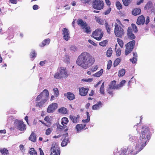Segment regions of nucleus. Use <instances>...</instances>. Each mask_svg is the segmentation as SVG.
<instances>
[{
	"instance_id": "nucleus-1",
	"label": "nucleus",
	"mask_w": 155,
	"mask_h": 155,
	"mask_svg": "<svg viewBox=\"0 0 155 155\" xmlns=\"http://www.w3.org/2000/svg\"><path fill=\"white\" fill-rule=\"evenodd\" d=\"M150 137L148 128L147 126L143 127L141 131L140 139L136 140V137H130L129 138L130 141H131L130 145L127 148L122 149L119 151L120 154L117 153V155H134L133 151L135 150L137 152L141 151L146 146Z\"/></svg>"
},
{
	"instance_id": "nucleus-2",
	"label": "nucleus",
	"mask_w": 155,
	"mask_h": 155,
	"mask_svg": "<svg viewBox=\"0 0 155 155\" xmlns=\"http://www.w3.org/2000/svg\"><path fill=\"white\" fill-rule=\"evenodd\" d=\"M94 59L89 53L84 52L78 57L76 61L77 64L84 69H86L89 64H93Z\"/></svg>"
},
{
	"instance_id": "nucleus-3",
	"label": "nucleus",
	"mask_w": 155,
	"mask_h": 155,
	"mask_svg": "<svg viewBox=\"0 0 155 155\" xmlns=\"http://www.w3.org/2000/svg\"><path fill=\"white\" fill-rule=\"evenodd\" d=\"M68 76V71L66 68L60 67L58 68L57 72L54 75V78L56 79L66 78Z\"/></svg>"
},
{
	"instance_id": "nucleus-4",
	"label": "nucleus",
	"mask_w": 155,
	"mask_h": 155,
	"mask_svg": "<svg viewBox=\"0 0 155 155\" xmlns=\"http://www.w3.org/2000/svg\"><path fill=\"white\" fill-rule=\"evenodd\" d=\"M116 21L115 24L114 33L117 37L121 38L124 35V32L120 26L122 25L120 21L117 19Z\"/></svg>"
},
{
	"instance_id": "nucleus-5",
	"label": "nucleus",
	"mask_w": 155,
	"mask_h": 155,
	"mask_svg": "<svg viewBox=\"0 0 155 155\" xmlns=\"http://www.w3.org/2000/svg\"><path fill=\"white\" fill-rule=\"evenodd\" d=\"M93 37L96 40L99 41L102 38L103 33L101 30L100 29H97L92 33Z\"/></svg>"
},
{
	"instance_id": "nucleus-6",
	"label": "nucleus",
	"mask_w": 155,
	"mask_h": 155,
	"mask_svg": "<svg viewBox=\"0 0 155 155\" xmlns=\"http://www.w3.org/2000/svg\"><path fill=\"white\" fill-rule=\"evenodd\" d=\"M104 5L103 1L100 0L93 1V7L95 9L101 10L103 9Z\"/></svg>"
},
{
	"instance_id": "nucleus-7",
	"label": "nucleus",
	"mask_w": 155,
	"mask_h": 155,
	"mask_svg": "<svg viewBox=\"0 0 155 155\" xmlns=\"http://www.w3.org/2000/svg\"><path fill=\"white\" fill-rule=\"evenodd\" d=\"M49 94L48 91L45 89L37 96L36 99V101H39L41 98L46 99L47 101L49 97Z\"/></svg>"
},
{
	"instance_id": "nucleus-8",
	"label": "nucleus",
	"mask_w": 155,
	"mask_h": 155,
	"mask_svg": "<svg viewBox=\"0 0 155 155\" xmlns=\"http://www.w3.org/2000/svg\"><path fill=\"white\" fill-rule=\"evenodd\" d=\"M135 43L134 40H133L128 43L126 45L125 54L127 55L132 51Z\"/></svg>"
},
{
	"instance_id": "nucleus-9",
	"label": "nucleus",
	"mask_w": 155,
	"mask_h": 155,
	"mask_svg": "<svg viewBox=\"0 0 155 155\" xmlns=\"http://www.w3.org/2000/svg\"><path fill=\"white\" fill-rule=\"evenodd\" d=\"M135 43L134 40H133L128 43L126 45L125 54L127 55L132 51Z\"/></svg>"
},
{
	"instance_id": "nucleus-10",
	"label": "nucleus",
	"mask_w": 155,
	"mask_h": 155,
	"mask_svg": "<svg viewBox=\"0 0 155 155\" xmlns=\"http://www.w3.org/2000/svg\"><path fill=\"white\" fill-rule=\"evenodd\" d=\"M15 126L17 129L21 131L25 130L26 126L22 121L16 120L15 123Z\"/></svg>"
},
{
	"instance_id": "nucleus-11",
	"label": "nucleus",
	"mask_w": 155,
	"mask_h": 155,
	"mask_svg": "<svg viewBox=\"0 0 155 155\" xmlns=\"http://www.w3.org/2000/svg\"><path fill=\"white\" fill-rule=\"evenodd\" d=\"M51 155H60V151L59 148L56 145L53 144L51 148Z\"/></svg>"
},
{
	"instance_id": "nucleus-12",
	"label": "nucleus",
	"mask_w": 155,
	"mask_h": 155,
	"mask_svg": "<svg viewBox=\"0 0 155 155\" xmlns=\"http://www.w3.org/2000/svg\"><path fill=\"white\" fill-rule=\"evenodd\" d=\"M58 107V104L57 103H52L49 105L47 109V112L50 113L53 112Z\"/></svg>"
},
{
	"instance_id": "nucleus-13",
	"label": "nucleus",
	"mask_w": 155,
	"mask_h": 155,
	"mask_svg": "<svg viewBox=\"0 0 155 155\" xmlns=\"http://www.w3.org/2000/svg\"><path fill=\"white\" fill-rule=\"evenodd\" d=\"M62 35L64 39L66 41H68L70 38L69 30L66 28H64L62 31Z\"/></svg>"
},
{
	"instance_id": "nucleus-14",
	"label": "nucleus",
	"mask_w": 155,
	"mask_h": 155,
	"mask_svg": "<svg viewBox=\"0 0 155 155\" xmlns=\"http://www.w3.org/2000/svg\"><path fill=\"white\" fill-rule=\"evenodd\" d=\"M86 126V124H79L76 125L75 129L77 133H79L83 130Z\"/></svg>"
},
{
	"instance_id": "nucleus-15",
	"label": "nucleus",
	"mask_w": 155,
	"mask_h": 155,
	"mask_svg": "<svg viewBox=\"0 0 155 155\" xmlns=\"http://www.w3.org/2000/svg\"><path fill=\"white\" fill-rule=\"evenodd\" d=\"M64 138L61 143V145L62 147L66 146L68 142V134L66 133V134L64 135L63 136Z\"/></svg>"
},
{
	"instance_id": "nucleus-16",
	"label": "nucleus",
	"mask_w": 155,
	"mask_h": 155,
	"mask_svg": "<svg viewBox=\"0 0 155 155\" xmlns=\"http://www.w3.org/2000/svg\"><path fill=\"white\" fill-rule=\"evenodd\" d=\"M69 117L74 123L76 124L79 122L80 116L79 115H77V116H75L73 115H70Z\"/></svg>"
},
{
	"instance_id": "nucleus-17",
	"label": "nucleus",
	"mask_w": 155,
	"mask_h": 155,
	"mask_svg": "<svg viewBox=\"0 0 155 155\" xmlns=\"http://www.w3.org/2000/svg\"><path fill=\"white\" fill-rule=\"evenodd\" d=\"M88 91V89L82 87L79 89V94L82 96H85L87 94Z\"/></svg>"
},
{
	"instance_id": "nucleus-18",
	"label": "nucleus",
	"mask_w": 155,
	"mask_h": 155,
	"mask_svg": "<svg viewBox=\"0 0 155 155\" xmlns=\"http://www.w3.org/2000/svg\"><path fill=\"white\" fill-rule=\"evenodd\" d=\"M145 21V19L144 16L141 15L138 18L137 23L138 25H143Z\"/></svg>"
},
{
	"instance_id": "nucleus-19",
	"label": "nucleus",
	"mask_w": 155,
	"mask_h": 155,
	"mask_svg": "<svg viewBox=\"0 0 155 155\" xmlns=\"http://www.w3.org/2000/svg\"><path fill=\"white\" fill-rule=\"evenodd\" d=\"M109 87L110 89H119V87L116 84V81H113L109 85Z\"/></svg>"
},
{
	"instance_id": "nucleus-20",
	"label": "nucleus",
	"mask_w": 155,
	"mask_h": 155,
	"mask_svg": "<svg viewBox=\"0 0 155 155\" xmlns=\"http://www.w3.org/2000/svg\"><path fill=\"white\" fill-rule=\"evenodd\" d=\"M127 35L129 38L133 39L135 38L134 35L132 33V29L130 27H128L127 30Z\"/></svg>"
},
{
	"instance_id": "nucleus-21",
	"label": "nucleus",
	"mask_w": 155,
	"mask_h": 155,
	"mask_svg": "<svg viewBox=\"0 0 155 155\" xmlns=\"http://www.w3.org/2000/svg\"><path fill=\"white\" fill-rule=\"evenodd\" d=\"M64 95L70 100H73L75 98L74 95L71 92H67V94H64Z\"/></svg>"
},
{
	"instance_id": "nucleus-22",
	"label": "nucleus",
	"mask_w": 155,
	"mask_h": 155,
	"mask_svg": "<svg viewBox=\"0 0 155 155\" xmlns=\"http://www.w3.org/2000/svg\"><path fill=\"white\" fill-rule=\"evenodd\" d=\"M77 23L78 25L80 26L82 28H84L86 26L87 24L85 22L83 21L81 19L78 20L77 21Z\"/></svg>"
},
{
	"instance_id": "nucleus-23",
	"label": "nucleus",
	"mask_w": 155,
	"mask_h": 155,
	"mask_svg": "<svg viewBox=\"0 0 155 155\" xmlns=\"http://www.w3.org/2000/svg\"><path fill=\"white\" fill-rule=\"evenodd\" d=\"M95 19L96 21L100 24L103 25L104 23V20L100 17L95 16Z\"/></svg>"
},
{
	"instance_id": "nucleus-24",
	"label": "nucleus",
	"mask_w": 155,
	"mask_h": 155,
	"mask_svg": "<svg viewBox=\"0 0 155 155\" xmlns=\"http://www.w3.org/2000/svg\"><path fill=\"white\" fill-rule=\"evenodd\" d=\"M47 101L46 99H43L41 101L37 103L36 105V106L41 108Z\"/></svg>"
},
{
	"instance_id": "nucleus-25",
	"label": "nucleus",
	"mask_w": 155,
	"mask_h": 155,
	"mask_svg": "<svg viewBox=\"0 0 155 155\" xmlns=\"http://www.w3.org/2000/svg\"><path fill=\"white\" fill-rule=\"evenodd\" d=\"M105 25L107 32L108 33L110 34V31L112 30L113 25L112 26H110L106 22L105 23Z\"/></svg>"
},
{
	"instance_id": "nucleus-26",
	"label": "nucleus",
	"mask_w": 155,
	"mask_h": 155,
	"mask_svg": "<svg viewBox=\"0 0 155 155\" xmlns=\"http://www.w3.org/2000/svg\"><path fill=\"white\" fill-rule=\"evenodd\" d=\"M102 106V104L100 102H99L97 104L94 105L92 107V109L93 110L98 109Z\"/></svg>"
},
{
	"instance_id": "nucleus-27",
	"label": "nucleus",
	"mask_w": 155,
	"mask_h": 155,
	"mask_svg": "<svg viewBox=\"0 0 155 155\" xmlns=\"http://www.w3.org/2000/svg\"><path fill=\"white\" fill-rule=\"evenodd\" d=\"M141 11L140 9L136 8L133 10L132 13L133 15L136 16L140 14L141 12Z\"/></svg>"
},
{
	"instance_id": "nucleus-28",
	"label": "nucleus",
	"mask_w": 155,
	"mask_h": 155,
	"mask_svg": "<svg viewBox=\"0 0 155 155\" xmlns=\"http://www.w3.org/2000/svg\"><path fill=\"white\" fill-rule=\"evenodd\" d=\"M50 41V40L49 39H47L44 40L41 44L40 45L41 47H43L45 45H48L49 44Z\"/></svg>"
},
{
	"instance_id": "nucleus-29",
	"label": "nucleus",
	"mask_w": 155,
	"mask_h": 155,
	"mask_svg": "<svg viewBox=\"0 0 155 155\" xmlns=\"http://www.w3.org/2000/svg\"><path fill=\"white\" fill-rule=\"evenodd\" d=\"M84 28H82L84 31L87 34H90L91 32V28L90 26H88L87 25Z\"/></svg>"
},
{
	"instance_id": "nucleus-30",
	"label": "nucleus",
	"mask_w": 155,
	"mask_h": 155,
	"mask_svg": "<svg viewBox=\"0 0 155 155\" xmlns=\"http://www.w3.org/2000/svg\"><path fill=\"white\" fill-rule=\"evenodd\" d=\"M103 72V70L101 69L100 71L93 74L92 76L95 77H99L102 75Z\"/></svg>"
},
{
	"instance_id": "nucleus-31",
	"label": "nucleus",
	"mask_w": 155,
	"mask_h": 155,
	"mask_svg": "<svg viewBox=\"0 0 155 155\" xmlns=\"http://www.w3.org/2000/svg\"><path fill=\"white\" fill-rule=\"evenodd\" d=\"M0 152L2 155H7L8 153V150L5 148L0 149Z\"/></svg>"
},
{
	"instance_id": "nucleus-32",
	"label": "nucleus",
	"mask_w": 155,
	"mask_h": 155,
	"mask_svg": "<svg viewBox=\"0 0 155 155\" xmlns=\"http://www.w3.org/2000/svg\"><path fill=\"white\" fill-rule=\"evenodd\" d=\"M86 114L87 117V119L85 120H82V122L83 123V124H86V123L89 122L90 120V117L89 112H87Z\"/></svg>"
},
{
	"instance_id": "nucleus-33",
	"label": "nucleus",
	"mask_w": 155,
	"mask_h": 155,
	"mask_svg": "<svg viewBox=\"0 0 155 155\" xmlns=\"http://www.w3.org/2000/svg\"><path fill=\"white\" fill-rule=\"evenodd\" d=\"M57 128L58 130H63L64 129L65 131H66L68 130V128L65 125L63 126L59 125L57 127Z\"/></svg>"
},
{
	"instance_id": "nucleus-34",
	"label": "nucleus",
	"mask_w": 155,
	"mask_h": 155,
	"mask_svg": "<svg viewBox=\"0 0 155 155\" xmlns=\"http://www.w3.org/2000/svg\"><path fill=\"white\" fill-rule=\"evenodd\" d=\"M29 139L30 140L33 142H35L36 140V137L35 134L32 133L29 137Z\"/></svg>"
},
{
	"instance_id": "nucleus-35",
	"label": "nucleus",
	"mask_w": 155,
	"mask_h": 155,
	"mask_svg": "<svg viewBox=\"0 0 155 155\" xmlns=\"http://www.w3.org/2000/svg\"><path fill=\"white\" fill-rule=\"evenodd\" d=\"M68 122V120L67 117H64L62 119L61 123L63 126L65 125L64 124H66Z\"/></svg>"
},
{
	"instance_id": "nucleus-36",
	"label": "nucleus",
	"mask_w": 155,
	"mask_h": 155,
	"mask_svg": "<svg viewBox=\"0 0 155 155\" xmlns=\"http://www.w3.org/2000/svg\"><path fill=\"white\" fill-rule=\"evenodd\" d=\"M117 44H116L115 48V50L116 51V55L117 56H119L121 54V50L120 48H118L117 49Z\"/></svg>"
},
{
	"instance_id": "nucleus-37",
	"label": "nucleus",
	"mask_w": 155,
	"mask_h": 155,
	"mask_svg": "<svg viewBox=\"0 0 155 155\" xmlns=\"http://www.w3.org/2000/svg\"><path fill=\"white\" fill-rule=\"evenodd\" d=\"M112 50L111 48H109L106 52V55L108 57H110L112 54Z\"/></svg>"
},
{
	"instance_id": "nucleus-38",
	"label": "nucleus",
	"mask_w": 155,
	"mask_h": 155,
	"mask_svg": "<svg viewBox=\"0 0 155 155\" xmlns=\"http://www.w3.org/2000/svg\"><path fill=\"white\" fill-rule=\"evenodd\" d=\"M59 112L63 114H66L67 113V109L64 107H61L58 110Z\"/></svg>"
},
{
	"instance_id": "nucleus-39",
	"label": "nucleus",
	"mask_w": 155,
	"mask_h": 155,
	"mask_svg": "<svg viewBox=\"0 0 155 155\" xmlns=\"http://www.w3.org/2000/svg\"><path fill=\"white\" fill-rule=\"evenodd\" d=\"M29 153L30 155H37L36 151L33 148H31L30 149Z\"/></svg>"
},
{
	"instance_id": "nucleus-40",
	"label": "nucleus",
	"mask_w": 155,
	"mask_h": 155,
	"mask_svg": "<svg viewBox=\"0 0 155 155\" xmlns=\"http://www.w3.org/2000/svg\"><path fill=\"white\" fill-rule=\"evenodd\" d=\"M125 70L124 69H122L119 71L118 76H123L125 74Z\"/></svg>"
},
{
	"instance_id": "nucleus-41",
	"label": "nucleus",
	"mask_w": 155,
	"mask_h": 155,
	"mask_svg": "<svg viewBox=\"0 0 155 155\" xmlns=\"http://www.w3.org/2000/svg\"><path fill=\"white\" fill-rule=\"evenodd\" d=\"M121 61V59L120 58H118L115 61L114 63V67L117 66Z\"/></svg>"
},
{
	"instance_id": "nucleus-42",
	"label": "nucleus",
	"mask_w": 155,
	"mask_h": 155,
	"mask_svg": "<svg viewBox=\"0 0 155 155\" xmlns=\"http://www.w3.org/2000/svg\"><path fill=\"white\" fill-rule=\"evenodd\" d=\"M132 0H122L123 3L126 6H127L131 2Z\"/></svg>"
},
{
	"instance_id": "nucleus-43",
	"label": "nucleus",
	"mask_w": 155,
	"mask_h": 155,
	"mask_svg": "<svg viewBox=\"0 0 155 155\" xmlns=\"http://www.w3.org/2000/svg\"><path fill=\"white\" fill-rule=\"evenodd\" d=\"M104 83H103L102 84L100 89V92L101 94H104Z\"/></svg>"
},
{
	"instance_id": "nucleus-44",
	"label": "nucleus",
	"mask_w": 155,
	"mask_h": 155,
	"mask_svg": "<svg viewBox=\"0 0 155 155\" xmlns=\"http://www.w3.org/2000/svg\"><path fill=\"white\" fill-rule=\"evenodd\" d=\"M116 6L117 9L120 10L122 8V5L121 3L118 1H117L116 3Z\"/></svg>"
},
{
	"instance_id": "nucleus-45",
	"label": "nucleus",
	"mask_w": 155,
	"mask_h": 155,
	"mask_svg": "<svg viewBox=\"0 0 155 155\" xmlns=\"http://www.w3.org/2000/svg\"><path fill=\"white\" fill-rule=\"evenodd\" d=\"M117 41L120 47L122 48L124 45V42L123 41L120 39L117 38Z\"/></svg>"
},
{
	"instance_id": "nucleus-46",
	"label": "nucleus",
	"mask_w": 155,
	"mask_h": 155,
	"mask_svg": "<svg viewBox=\"0 0 155 155\" xmlns=\"http://www.w3.org/2000/svg\"><path fill=\"white\" fill-rule=\"evenodd\" d=\"M131 26L132 28H131L132 29V31L133 30L134 31V32H137V27L134 24H131Z\"/></svg>"
},
{
	"instance_id": "nucleus-47",
	"label": "nucleus",
	"mask_w": 155,
	"mask_h": 155,
	"mask_svg": "<svg viewBox=\"0 0 155 155\" xmlns=\"http://www.w3.org/2000/svg\"><path fill=\"white\" fill-rule=\"evenodd\" d=\"M53 130V129L52 128H50L47 129L46 130L45 134L46 135H49Z\"/></svg>"
},
{
	"instance_id": "nucleus-48",
	"label": "nucleus",
	"mask_w": 155,
	"mask_h": 155,
	"mask_svg": "<svg viewBox=\"0 0 155 155\" xmlns=\"http://www.w3.org/2000/svg\"><path fill=\"white\" fill-rule=\"evenodd\" d=\"M107 40H105L99 43V45L102 46L104 47L106 46V44L107 43Z\"/></svg>"
},
{
	"instance_id": "nucleus-49",
	"label": "nucleus",
	"mask_w": 155,
	"mask_h": 155,
	"mask_svg": "<svg viewBox=\"0 0 155 155\" xmlns=\"http://www.w3.org/2000/svg\"><path fill=\"white\" fill-rule=\"evenodd\" d=\"M64 61L68 64L70 62V59L69 57L68 56H66L64 58Z\"/></svg>"
},
{
	"instance_id": "nucleus-50",
	"label": "nucleus",
	"mask_w": 155,
	"mask_h": 155,
	"mask_svg": "<svg viewBox=\"0 0 155 155\" xmlns=\"http://www.w3.org/2000/svg\"><path fill=\"white\" fill-rule=\"evenodd\" d=\"M93 81L92 78H88L87 79H83L82 80V81H83L86 82L88 83L91 82Z\"/></svg>"
},
{
	"instance_id": "nucleus-51",
	"label": "nucleus",
	"mask_w": 155,
	"mask_h": 155,
	"mask_svg": "<svg viewBox=\"0 0 155 155\" xmlns=\"http://www.w3.org/2000/svg\"><path fill=\"white\" fill-rule=\"evenodd\" d=\"M54 95L57 97L59 95V91L57 88H54L53 90Z\"/></svg>"
},
{
	"instance_id": "nucleus-52",
	"label": "nucleus",
	"mask_w": 155,
	"mask_h": 155,
	"mask_svg": "<svg viewBox=\"0 0 155 155\" xmlns=\"http://www.w3.org/2000/svg\"><path fill=\"white\" fill-rule=\"evenodd\" d=\"M152 5V3L150 2H148L145 7V8L146 9L149 8H151Z\"/></svg>"
},
{
	"instance_id": "nucleus-53",
	"label": "nucleus",
	"mask_w": 155,
	"mask_h": 155,
	"mask_svg": "<svg viewBox=\"0 0 155 155\" xmlns=\"http://www.w3.org/2000/svg\"><path fill=\"white\" fill-rule=\"evenodd\" d=\"M126 82V81L125 80H122L120 82V84L118 85V86L119 87V88L122 87L123 85H124Z\"/></svg>"
},
{
	"instance_id": "nucleus-54",
	"label": "nucleus",
	"mask_w": 155,
	"mask_h": 155,
	"mask_svg": "<svg viewBox=\"0 0 155 155\" xmlns=\"http://www.w3.org/2000/svg\"><path fill=\"white\" fill-rule=\"evenodd\" d=\"M98 68V66L97 65H94L91 68V70L93 72L94 71L97 70Z\"/></svg>"
},
{
	"instance_id": "nucleus-55",
	"label": "nucleus",
	"mask_w": 155,
	"mask_h": 155,
	"mask_svg": "<svg viewBox=\"0 0 155 155\" xmlns=\"http://www.w3.org/2000/svg\"><path fill=\"white\" fill-rule=\"evenodd\" d=\"M130 60L133 63H135L137 61V57H133L132 59H130Z\"/></svg>"
},
{
	"instance_id": "nucleus-56",
	"label": "nucleus",
	"mask_w": 155,
	"mask_h": 155,
	"mask_svg": "<svg viewBox=\"0 0 155 155\" xmlns=\"http://www.w3.org/2000/svg\"><path fill=\"white\" fill-rule=\"evenodd\" d=\"M112 65V61L111 60H110L108 61L107 65V68L108 69H110Z\"/></svg>"
},
{
	"instance_id": "nucleus-57",
	"label": "nucleus",
	"mask_w": 155,
	"mask_h": 155,
	"mask_svg": "<svg viewBox=\"0 0 155 155\" xmlns=\"http://www.w3.org/2000/svg\"><path fill=\"white\" fill-rule=\"evenodd\" d=\"M70 49L71 51H75L77 50V48L74 46L71 45L70 47Z\"/></svg>"
},
{
	"instance_id": "nucleus-58",
	"label": "nucleus",
	"mask_w": 155,
	"mask_h": 155,
	"mask_svg": "<svg viewBox=\"0 0 155 155\" xmlns=\"http://www.w3.org/2000/svg\"><path fill=\"white\" fill-rule=\"evenodd\" d=\"M19 148L20 149V150L22 152H24L25 151L24 147L23 145H20L19 146Z\"/></svg>"
},
{
	"instance_id": "nucleus-59",
	"label": "nucleus",
	"mask_w": 155,
	"mask_h": 155,
	"mask_svg": "<svg viewBox=\"0 0 155 155\" xmlns=\"http://www.w3.org/2000/svg\"><path fill=\"white\" fill-rule=\"evenodd\" d=\"M36 55V54L35 51H32L30 54V56L31 58L35 57Z\"/></svg>"
},
{
	"instance_id": "nucleus-60",
	"label": "nucleus",
	"mask_w": 155,
	"mask_h": 155,
	"mask_svg": "<svg viewBox=\"0 0 155 155\" xmlns=\"http://www.w3.org/2000/svg\"><path fill=\"white\" fill-rule=\"evenodd\" d=\"M88 41L89 43H91V44L94 45V46H97V44L96 43H95V42H93L92 40L90 39H89L88 40Z\"/></svg>"
},
{
	"instance_id": "nucleus-61",
	"label": "nucleus",
	"mask_w": 155,
	"mask_h": 155,
	"mask_svg": "<svg viewBox=\"0 0 155 155\" xmlns=\"http://www.w3.org/2000/svg\"><path fill=\"white\" fill-rule=\"evenodd\" d=\"M111 11V8H109L107 10L104 12V14L105 15L109 14Z\"/></svg>"
},
{
	"instance_id": "nucleus-62",
	"label": "nucleus",
	"mask_w": 155,
	"mask_h": 155,
	"mask_svg": "<svg viewBox=\"0 0 155 155\" xmlns=\"http://www.w3.org/2000/svg\"><path fill=\"white\" fill-rule=\"evenodd\" d=\"M50 118L48 117H46L44 119V120L47 122H50Z\"/></svg>"
},
{
	"instance_id": "nucleus-63",
	"label": "nucleus",
	"mask_w": 155,
	"mask_h": 155,
	"mask_svg": "<svg viewBox=\"0 0 155 155\" xmlns=\"http://www.w3.org/2000/svg\"><path fill=\"white\" fill-rule=\"evenodd\" d=\"M150 21V18L149 17H147L145 22V24L147 25L148 24Z\"/></svg>"
},
{
	"instance_id": "nucleus-64",
	"label": "nucleus",
	"mask_w": 155,
	"mask_h": 155,
	"mask_svg": "<svg viewBox=\"0 0 155 155\" xmlns=\"http://www.w3.org/2000/svg\"><path fill=\"white\" fill-rule=\"evenodd\" d=\"M105 2L108 6H110L111 5V2L109 0H105Z\"/></svg>"
}]
</instances>
